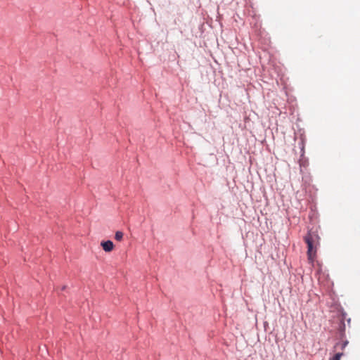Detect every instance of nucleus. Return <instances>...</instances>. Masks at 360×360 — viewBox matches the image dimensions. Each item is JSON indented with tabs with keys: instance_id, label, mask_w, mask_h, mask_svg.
Masks as SVG:
<instances>
[{
	"instance_id": "3",
	"label": "nucleus",
	"mask_w": 360,
	"mask_h": 360,
	"mask_svg": "<svg viewBox=\"0 0 360 360\" xmlns=\"http://www.w3.org/2000/svg\"><path fill=\"white\" fill-rule=\"evenodd\" d=\"M348 344V342L347 341H344L341 343H337L335 346V349H338V348H340V349L343 350L345 347Z\"/></svg>"
},
{
	"instance_id": "5",
	"label": "nucleus",
	"mask_w": 360,
	"mask_h": 360,
	"mask_svg": "<svg viewBox=\"0 0 360 360\" xmlns=\"http://www.w3.org/2000/svg\"><path fill=\"white\" fill-rule=\"evenodd\" d=\"M342 352H338L332 358H330V360H340V358L342 356Z\"/></svg>"
},
{
	"instance_id": "4",
	"label": "nucleus",
	"mask_w": 360,
	"mask_h": 360,
	"mask_svg": "<svg viewBox=\"0 0 360 360\" xmlns=\"http://www.w3.org/2000/svg\"><path fill=\"white\" fill-rule=\"evenodd\" d=\"M123 238V233L122 231H117L115 235V240L120 241Z\"/></svg>"
},
{
	"instance_id": "1",
	"label": "nucleus",
	"mask_w": 360,
	"mask_h": 360,
	"mask_svg": "<svg viewBox=\"0 0 360 360\" xmlns=\"http://www.w3.org/2000/svg\"><path fill=\"white\" fill-rule=\"evenodd\" d=\"M304 240L307 245V257L309 262L312 264L316 257L317 248L319 245L320 237L318 231L310 229L304 236Z\"/></svg>"
},
{
	"instance_id": "2",
	"label": "nucleus",
	"mask_w": 360,
	"mask_h": 360,
	"mask_svg": "<svg viewBox=\"0 0 360 360\" xmlns=\"http://www.w3.org/2000/svg\"><path fill=\"white\" fill-rule=\"evenodd\" d=\"M101 245L107 252H111L114 248V244L111 240L102 241Z\"/></svg>"
}]
</instances>
